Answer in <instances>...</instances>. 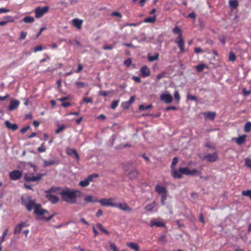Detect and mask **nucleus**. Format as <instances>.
Listing matches in <instances>:
<instances>
[{"instance_id":"1","label":"nucleus","mask_w":251,"mask_h":251,"mask_svg":"<svg viewBox=\"0 0 251 251\" xmlns=\"http://www.w3.org/2000/svg\"><path fill=\"white\" fill-rule=\"evenodd\" d=\"M59 194L61 195L63 201L71 204L76 203L77 198L80 197L82 195V192L80 191L69 188H65Z\"/></svg>"},{"instance_id":"2","label":"nucleus","mask_w":251,"mask_h":251,"mask_svg":"<svg viewBox=\"0 0 251 251\" xmlns=\"http://www.w3.org/2000/svg\"><path fill=\"white\" fill-rule=\"evenodd\" d=\"M179 171L183 175L187 176L191 175L193 176H200L201 178H202V176H201L202 174L201 172L196 169L190 170L188 167H180L179 168Z\"/></svg>"},{"instance_id":"3","label":"nucleus","mask_w":251,"mask_h":251,"mask_svg":"<svg viewBox=\"0 0 251 251\" xmlns=\"http://www.w3.org/2000/svg\"><path fill=\"white\" fill-rule=\"evenodd\" d=\"M22 203L26 207L28 211H31L32 208L35 207L37 204L36 203L34 200H32L31 197H27V198H22Z\"/></svg>"},{"instance_id":"4","label":"nucleus","mask_w":251,"mask_h":251,"mask_svg":"<svg viewBox=\"0 0 251 251\" xmlns=\"http://www.w3.org/2000/svg\"><path fill=\"white\" fill-rule=\"evenodd\" d=\"M45 174L39 173L35 176H30L29 174H26L24 176V179L27 182H34L40 181L43 176H45Z\"/></svg>"},{"instance_id":"5","label":"nucleus","mask_w":251,"mask_h":251,"mask_svg":"<svg viewBox=\"0 0 251 251\" xmlns=\"http://www.w3.org/2000/svg\"><path fill=\"white\" fill-rule=\"evenodd\" d=\"M49 10V7L45 6L43 7H37L35 9V16L37 18H40L43 16V15L47 13Z\"/></svg>"},{"instance_id":"6","label":"nucleus","mask_w":251,"mask_h":251,"mask_svg":"<svg viewBox=\"0 0 251 251\" xmlns=\"http://www.w3.org/2000/svg\"><path fill=\"white\" fill-rule=\"evenodd\" d=\"M99 176L98 174H93L88 176L85 179L80 181L79 185L82 187H86L88 186L91 182L93 180L94 178H97Z\"/></svg>"},{"instance_id":"7","label":"nucleus","mask_w":251,"mask_h":251,"mask_svg":"<svg viewBox=\"0 0 251 251\" xmlns=\"http://www.w3.org/2000/svg\"><path fill=\"white\" fill-rule=\"evenodd\" d=\"M34 212L36 215L39 216H42L46 213H48V211L41 208L40 204H37L34 208Z\"/></svg>"},{"instance_id":"8","label":"nucleus","mask_w":251,"mask_h":251,"mask_svg":"<svg viewBox=\"0 0 251 251\" xmlns=\"http://www.w3.org/2000/svg\"><path fill=\"white\" fill-rule=\"evenodd\" d=\"M100 204L102 206H112V207H116L117 204L116 203H113L112 202L111 199H103L99 201Z\"/></svg>"},{"instance_id":"9","label":"nucleus","mask_w":251,"mask_h":251,"mask_svg":"<svg viewBox=\"0 0 251 251\" xmlns=\"http://www.w3.org/2000/svg\"><path fill=\"white\" fill-rule=\"evenodd\" d=\"M160 100L167 103L173 101V97L170 93L162 94L160 95Z\"/></svg>"},{"instance_id":"10","label":"nucleus","mask_w":251,"mask_h":251,"mask_svg":"<svg viewBox=\"0 0 251 251\" xmlns=\"http://www.w3.org/2000/svg\"><path fill=\"white\" fill-rule=\"evenodd\" d=\"M10 177L12 180H17L22 176V172L20 171L15 170L10 173Z\"/></svg>"},{"instance_id":"11","label":"nucleus","mask_w":251,"mask_h":251,"mask_svg":"<svg viewBox=\"0 0 251 251\" xmlns=\"http://www.w3.org/2000/svg\"><path fill=\"white\" fill-rule=\"evenodd\" d=\"M218 155L216 152L209 153L204 157V159L210 162H215L218 159Z\"/></svg>"},{"instance_id":"12","label":"nucleus","mask_w":251,"mask_h":251,"mask_svg":"<svg viewBox=\"0 0 251 251\" xmlns=\"http://www.w3.org/2000/svg\"><path fill=\"white\" fill-rule=\"evenodd\" d=\"M20 102L19 100L15 99L12 100L10 102L9 106L8 107V110L9 111L15 110L18 108V107L20 105Z\"/></svg>"},{"instance_id":"13","label":"nucleus","mask_w":251,"mask_h":251,"mask_svg":"<svg viewBox=\"0 0 251 251\" xmlns=\"http://www.w3.org/2000/svg\"><path fill=\"white\" fill-rule=\"evenodd\" d=\"M116 206L123 211L129 212L132 211V209L126 203H119L118 204H117Z\"/></svg>"},{"instance_id":"14","label":"nucleus","mask_w":251,"mask_h":251,"mask_svg":"<svg viewBox=\"0 0 251 251\" xmlns=\"http://www.w3.org/2000/svg\"><path fill=\"white\" fill-rule=\"evenodd\" d=\"M84 201L86 203H88L97 202L98 200L92 195H86L84 197Z\"/></svg>"},{"instance_id":"15","label":"nucleus","mask_w":251,"mask_h":251,"mask_svg":"<svg viewBox=\"0 0 251 251\" xmlns=\"http://www.w3.org/2000/svg\"><path fill=\"white\" fill-rule=\"evenodd\" d=\"M155 190L160 195H163L167 194V191L164 187L161 186L159 184L155 185Z\"/></svg>"},{"instance_id":"16","label":"nucleus","mask_w":251,"mask_h":251,"mask_svg":"<svg viewBox=\"0 0 251 251\" xmlns=\"http://www.w3.org/2000/svg\"><path fill=\"white\" fill-rule=\"evenodd\" d=\"M140 72L143 77L148 76L151 74L150 70L147 66H143L140 69Z\"/></svg>"},{"instance_id":"17","label":"nucleus","mask_w":251,"mask_h":251,"mask_svg":"<svg viewBox=\"0 0 251 251\" xmlns=\"http://www.w3.org/2000/svg\"><path fill=\"white\" fill-rule=\"evenodd\" d=\"M176 42L178 44L180 50L182 52H183L184 51V42L181 36H179L178 37H177L176 41Z\"/></svg>"},{"instance_id":"18","label":"nucleus","mask_w":251,"mask_h":251,"mask_svg":"<svg viewBox=\"0 0 251 251\" xmlns=\"http://www.w3.org/2000/svg\"><path fill=\"white\" fill-rule=\"evenodd\" d=\"M247 135L244 134L240 136L238 138H234L233 140L235 141V142L239 145L243 144L246 140Z\"/></svg>"},{"instance_id":"19","label":"nucleus","mask_w":251,"mask_h":251,"mask_svg":"<svg viewBox=\"0 0 251 251\" xmlns=\"http://www.w3.org/2000/svg\"><path fill=\"white\" fill-rule=\"evenodd\" d=\"M150 226L151 227H152L153 226H156L157 227H164L165 226V225L161 221H156L154 219H152L150 222Z\"/></svg>"},{"instance_id":"20","label":"nucleus","mask_w":251,"mask_h":251,"mask_svg":"<svg viewBox=\"0 0 251 251\" xmlns=\"http://www.w3.org/2000/svg\"><path fill=\"white\" fill-rule=\"evenodd\" d=\"M171 174L173 177L176 178H182V174L179 171V169L176 170L175 169H172L171 171Z\"/></svg>"},{"instance_id":"21","label":"nucleus","mask_w":251,"mask_h":251,"mask_svg":"<svg viewBox=\"0 0 251 251\" xmlns=\"http://www.w3.org/2000/svg\"><path fill=\"white\" fill-rule=\"evenodd\" d=\"M72 23L75 27L79 29L81 28V25L83 23V21L82 20L75 18L73 20Z\"/></svg>"},{"instance_id":"22","label":"nucleus","mask_w":251,"mask_h":251,"mask_svg":"<svg viewBox=\"0 0 251 251\" xmlns=\"http://www.w3.org/2000/svg\"><path fill=\"white\" fill-rule=\"evenodd\" d=\"M5 124L7 128L13 131L16 130L18 128V126L17 124H11L9 121H5Z\"/></svg>"},{"instance_id":"23","label":"nucleus","mask_w":251,"mask_h":251,"mask_svg":"<svg viewBox=\"0 0 251 251\" xmlns=\"http://www.w3.org/2000/svg\"><path fill=\"white\" fill-rule=\"evenodd\" d=\"M66 152L69 155H72V154H74L75 155L76 159L77 160H79V157L78 154L77 153L75 149L68 148L66 149Z\"/></svg>"},{"instance_id":"24","label":"nucleus","mask_w":251,"mask_h":251,"mask_svg":"<svg viewBox=\"0 0 251 251\" xmlns=\"http://www.w3.org/2000/svg\"><path fill=\"white\" fill-rule=\"evenodd\" d=\"M46 197L48 200L52 203H56L59 201V199L57 197L52 195L47 194Z\"/></svg>"},{"instance_id":"25","label":"nucleus","mask_w":251,"mask_h":251,"mask_svg":"<svg viewBox=\"0 0 251 251\" xmlns=\"http://www.w3.org/2000/svg\"><path fill=\"white\" fill-rule=\"evenodd\" d=\"M61 190V188L60 187L53 186V187H51L50 189L45 191V193L47 194H50V193H52L58 192V191H60Z\"/></svg>"},{"instance_id":"26","label":"nucleus","mask_w":251,"mask_h":251,"mask_svg":"<svg viewBox=\"0 0 251 251\" xmlns=\"http://www.w3.org/2000/svg\"><path fill=\"white\" fill-rule=\"evenodd\" d=\"M25 226V224L24 223H22L18 224L14 229V234L20 233L23 227Z\"/></svg>"},{"instance_id":"27","label":"nucleus","mask_w":251,"mask_h":251,"mask_svg":"<svg viewBox=\"0 0 251 251\" xmlns=\"http://www.w3.org/2000/svg\"><path fill=\"white\" fill-rule=\"evenodd\" d=\"M204 115L208 119L213 120L215 117L216 114L213 112H208L204 113Z\"/></svg>"},{"instance_id":"28","label":"nucleus","mask_w":251,"mask_h":251,"mask_svg":"<svg viewBox=\"0 0 251 251\" xmlns=\"http://www.w3.org/2000/svg\"><path fill=\"white\" fill-rule=\"evenodd\" d=\"M127 246L130 248L131 249L135 250L136 251H139V246L135 243L131 242L128 243H127Z\"/></svg>"},{"instance_id":"29","label":"nucleus","mask_w":251,"mask_h":251,"mask_svg":"<svg viewBox=\"0 0 251 251\" xmlns=\"http://www.w3.org/2000/svg\"><path fill=\"white\" fill-rule=\"evenodd\" d=\"M156 19V16L148 17L144 20V22L146 23H152L155 21Z\"/></svg>"},{"instance_id":"30","label":"nucleus","mask_w":251,"mask_h":251,"mask_svg":"<svg viewBox=\"0 0 251 251\" xmlns=\"http://www.w3.org/2000/svg\"><path fill=\"white\" fill-rule=\"evenodd\" d=\"M244 130V131L246 132H249L251 131V122H247L245 124Z\"/></svg>"},{"instance_id":"31","label":"nucleus","mask_w":251,"mask_h":251,"mask_svg":"<svg viewBox=\"0 0 251 251\" xmlns=\"http://www.w3.org/2000/svg\"><path fill=\"white\" fill-rule=\"evenodd\" d=\"M23 20L25 23H30L34 22V18L31 16H25Z\"/></svg>"},{"instance_id":"32","label":"nucleus","mask_w":251,"mask_h":251,"mask_svg":"<svg viewBox=\"0 0 251 251\" xmlns=\"http://www.w3.org/2000/svg\"><path fill=\"white\" fill-rule=\"evenodd\" d=\"M229 5L230 7L236 8L238 5V2L237 0H229Z\"/></svg>"},{"instance_id":"33","label":"nucleus","mask_w":251,"mask_h":251,"mask_svg":"<svg viewBox=\"0 0 251 251\" xmlns=\"http://www.w3.org/2000/svg\"><path fill=\"white\" fill-rule=\"evenodd\" d=\"M44 165L45 167H48L55 164V161L54 160H44Z\"/></svg>"},{"instance_id":"34","label":"nucleus","mask_w":251,"mask_h":251,"mask_svg":"<svg viewBox=\"0 0 251 251\" xmlns=\"http://www.w3.org/2000/svg\"><path fill=\"white\" fill-rule=\"evenodd\" d=\"M135 100V97L131 96L128 101L123 103V105H126V107H128L129 105L131 104Z\"/></svg>"},{"instance_id":"35","label":"nucleus","mask_w":251,"mask_h":251,"mask_svg":"<svg viewBox=\"0 0 251 251\" xmlns=\"http://www.w3.org/2000/svg\"><path fill=\"white\" fill-rule=\"evenodd\" d=\"M138 175V172L135 169H132L129 174L130 177L132 178H135Z\"/></svg>"},{"instance_id":"36","label":"nucleus","mask_w":251,"mask_h":251,"mask_svg":"<svg viewBox=\"0 0 251 251\" xmlns=\"http://www.w3.org/2000/svg\"><path fill=\"white\" fill-rule=\"evenodd\" d=\"M155 202L154 201H153L151 203L147 204L145 206V208L146 209V210L149 211H151L154 208V207L155 206Z\"/></svg>"},{"instance_id":"37","label":"nucleus","mask_w":251,"mask_h":251,"mask_svg":"<svg viewBox=\"0 0 251 251\" xmlns=\"http://www.w3.org/2000/svg\"><path fill=\"white\" fill-rule=\"evenodd\" d=\"M97 226L102 232L106 233L107 235L109 234V232L103 227V226H102V225L101 224H100V223L97 224Z\"/></svg>"},{"instance_id":"38","label":"nucleus","mask_w":251,"mask_h":251,"mask_svg":"<svg viewBox=\"0 0 251 251\" xmlns=\"http://www.w3.org/2000/svg\"><path fill=\"white\" fill-rule=\"evenodd\" d=\"M159 57V54L158 53H155L154 55L151 56L148 55V60L151 61L152 62L153 61H155L157 59H158Z\"/></svg>"},{"instance_id":"39","label":"nucleus","mask_w":251,"mask_h":251,"mask_svg":"<svg viewBox=\"0 0 251 251\" xmlns=\"http://www.w3.org/2000/svg\"><path fill=\"white\" fill-rule=\"evenodd\" d=\"M167 75V73L166 71H163L156 76L157 80H158L162 78L165 77L166 76V75Z\"/></svg>"},{"instance_id":"40","label":"nucleus","mask_w":251,"mask_h":251,"mask_svg":"<svg viewBox=\"0 0 251 251\" xmlns=\"http://www.w3.org/2000/svg\"><path fill=\"white\" fill-rule=\"evenodd\" d=\"M177 162H178V158H177V157H174L173 159V160H172V164H171V168L172 169H175V166L177 164Z\"/></svg>"},{"instance_id":"41","label":"nucleus","mask_w":251,"mask_h":251,"mask_svg":"<svg viewBox=\"0 0 251 251\" xmlns=\"http://www.w3.org/2000/svg\"><path fill=\"white\" fill-rule=\"evenodd\" d=\"M242 195L244 196L249 197L251 200V190L242 191Z\"/></svg>"},{"instance_id":"42","label":"nucleus","mask_w":251,"mask_h":251,"mask_svg":"<svg viewBox=\"0 0 251 251\" xmlns=\"http://www.w3.org/2000/svg\"><path fill=\"white\" fill-rule=\"evenodd\" d=\"M204 67H206V65L203 64H201L196 66V68L197 69L198 72L202 71Z\"/></svg>"},{"instance_id":"43","label":"nucleus","mask_w":251,"mask_h":251,"mask_svg":"<svg viewBox=\"0 0 251 251\" xmlns=\"http://www.w3.org/2000/svg\"><path fill=\"white\" fill-rule=\"evenodd\" d=\"M37 150L39 152H45L46 148L45 147L44 143L42 144L41 146L37 148Z\"/></svg>"},{"instance_id":"44","label":"nucleus","mask_w":251,"mask_h":251,"mask_svg":"<svg viewBox=\"0 0 251 251\" xmlns=\"http://www.w3.org/2000/svg\"><path fill=\"white\" fill-rule=\"evenodd\" d=\"M173 31L174 33L178 34L179 36H181V30L178 27H177V26L175 27L173 29Z\"/></svg>"},{"instance_id":"45","label":"nucleus","mask_w":251,"mask_h":251,"mask_svg":"<svg viewBox=\"0 0 251 251\" xmlns=\"http://www.w3.org/2000/svg\"><path fill=\"white\" fill-rule=\"evenodd\" d=\"M245 165L251 169V159L247 158L245 159Z\"/></svg>"},{"instance_id":"46","label":"nucleus","mask_w":251,"mask_h":251,"mask_svg":"<svg viewBox=\"0 0 251 251\" xmlns=\"http://www.w3.org/2000/svg\"><path fill=\"white\" fill-rule=\"evenodd\" d=\"M236 58V55L232 52H230L229 55V60L232 62H233L235 60Z\"/></svg>"},{"instance_id":"47","label":"nucleus","mask_w":251,"mask_h":251,"mask_svg":"<svg viewBox=\"0 0 251 251\" xmlns=\"http://www.w3.org/2000/svg\"><path fill=\"white\" fill-rule=\"evenodd\" d=\"M27 35V32L22 31L20 33V36L19 37V39L21 40H23L25 39Z\"/></svg>"},{"instance_id":"48","label":"nucleus","mask_w":251,"mask_h":251,"mask_svg":"<svg viewBox=\"0 0 251 251\" xmlns=\"http://www.w3.org/2000/svg\"><path fill=\"white\" fill-rule=\"evenodd\" d=\"M119 102V100L113 101L111 103V108L113 109H115L118 105Z\"/></svg>"},{"instance_id":"49","label":"nucleus","mask_w":251,"mask_h":251,"mask_svg":"<svg viewBox=\"0 0 251 251\" xmlns=\"http://www.w3.org/2000/svg\"><path fill=\"white\" fill-rule=\"evenodd\" d=\"M174 95V97H175V99H176V100L177 101V102H178L180 99V97L179 94L178 93V91L177 90H176L175 91Z\"/></svg>"},{"instance_id":"50","label":"nucleus","mask_w":251,"mask_h":251,"mask_svg":"<svg viewBox=\"0 0 251 251\" xmlns=\"http://www.w3.org/2000/svg\"><path fill=\"white\" fill-rule=\"evenodd\" d=\"M83 101L86 103H92L93 99L91 98L84 97L83 99Z\"/></svg>"},{"instance_id":"51","label":"nucleus","mask_w":251,"mask_h":251,"mask_svg":"<svg viewBox=\"0 0 251 251\" xmlns=\"http://www.w3.org/2000/svg\"><path fill=\"white\" fill-rule=\"evenodd\" d=\"M8 231V229H6L3 232L2 235L1 237V242H4L5 241V237L7 235Z\"/></svg>"},{"instance_id":"52","label":"nucleus","mask_w":251,"mask_h":251,"mask_svg":"<svg viewBox=\"0 0 251 251\" xmlns=\"http://www.w3.org/2000/svg\"><path fill=\"white\" fill-rule=\"evenodd\" d=\"M65 128V127L64 125L61 126L55 130V133L57 134L60 133L61 131H62Z\"/></svg>"},{"instance_id":"53","label":"nucleus","mask_w":251,"mask_h":251,"mask_svg":"<svg viewBox=\"0 0 251 251\" xmlns=\"http://www.w3.org/2000/svg\"><path fill=\"white\" fill-rule=\"evenodd\" d=\"M167 199V194L161 195V203L162 205H164L165 204V201Z\"/></svg>"},{"instance_id":"54","label":"nucleus","mask_w":251,"mask_h":251,"mask_svg":"<svg viewBox=\"0 0 251 251\" xmlns=\"http://www.w3.org/2000/svg\"><path fill=\"white\" fill-rule=\"evenodd\" d=\"M75 85L79 88H82L85 86L84 83L82 82H76Z\"/></svg>"},{"instance_id":"55","label":"nucleus","mask_w":251,"mask_h":251,"mask_svg":"<svg viewBox=\"0 0 251 251\" xmlns=\"http://www.w3.org/2000/svg\"><path fill=\"white\" fill-rule=\"evenodd\" d=\"M152 107L151 105H148V106H144L143 105H140L139 106V108L141 110H145L147 109H149Z\"/></svg>"},{"instance_id":"56","label":"nucleus","mask_w":251,"mask_h":251,"mask_svg":"<svg viewBox=\"0 0 251 251\" xmlns=\"http://www.w3.org/2000/svg\"><path fill=\"white\" fill-rule=\"evenodd\" d=\"M110 246L111 249L112 250H113V251H118L117 248L115 243H111Z\"/></svg>"},{"instance_id":"57","label":"nucleus","mask_w":251,"mask_h":251,"mask_svg":"<svg viewBox=\"0 0 251 251\" xmlns=\"http://www.w3.org/2000/svg\"><path fill=\"white\" fill-rule=\"evenodd\" d=\"M131 64V60L130 58H128L124 61V64L127 67H129Z\"/></svg>"},{"instance_id":"58","label":"nucleus","mask_w":251,"mask_h":251,"mask_svg":"<svg viewBox=\"0 0 251 251\" xmlns=\"http://www.w3.org/2000/svg\"><path fill=\"white\" fill-rule=\"evenodd\" d=\"M159 241L163 243H166L167 241H166V236L164 235L161 236L159 238Z\"/></svg>"},{"instance_id":"59","label":"nucleus","mask_w":251,"mask_h":251,"mask_svg":"<svg viewBox=\"0 0 251 251\" xmlns=\"http://www.w3.org/2000/svg\"><path fill=\"white\" fill-rule=\"evenodd\" d=\"M111 16H116L119 18H122V14L119 12H113L111 13Z\"/></svg>"},{"instance_id":"60","label":"nucleus","mask_w":251,"mask_h":251,"mask_svg":"<svg viewBox=\"0 0 251 251\" xmlns=\"http://www.w3.org/2000/svg\"><path fill=\"white\" fill-rule=\"evenodd\" d=\"M42 50H43V47L41 45H40V46H37V47H36L35 48H34V51L35 52H36L39 51H41Z\"/></svg>"},{"instance_id":"61","label":"nucleus","mask_w":251,"mask_h":251,"mask_svg":"<svg viewBox=\"0 0 251 251\" xmlns=\"http://www.w3.org/2000/svg\"><path fill=\"white\" fill-rule=\"evenodd\" d=\"M187 98L188 99L191 100H197V97L196 96H191L189 94H188L187 95Z\"/></svg>"},{"instance_id":"62","label":"nucleus","mask_w":251,"mask_h":251,"mask_svg":"<svg viewBox=\"0 0 251 251\" xmlns=\"http://www.w3.org/2000/svg\"><path fill=\"white\" fill-rule=\"evenodd\" d=\"M244 95L247 96L251 93V91L247 90L245 89H243V90Z\"/></svg>"},{"instance_id":"63","label":"nucleus","mask_w":251,"mask_h":251,"mask_svg":"<svg viewBox=\"0 0 251 251\" xmlns=\"http://www.w3.org/2000/svg\"><path fill=\"white\" fill-rule=\"evenodd\" d=\"M195 52L197 53H199L203 51L200 47H197L195 49Z\"/></svg>"},{"instance_id":"64","label":"nucleus","mask_w":251,"mask_h":251,"mask_svg":"<svg viewBox=\"0 0 251 251\" xmlns=\"http://www.w3.org/2000/svg\"><path fill=\"white\" fill-rule=\"evenodd\" d=\"M9 11H10V10L9 9L5 8H0V13L8 12Z\"/></svg>"}]
</instances>
